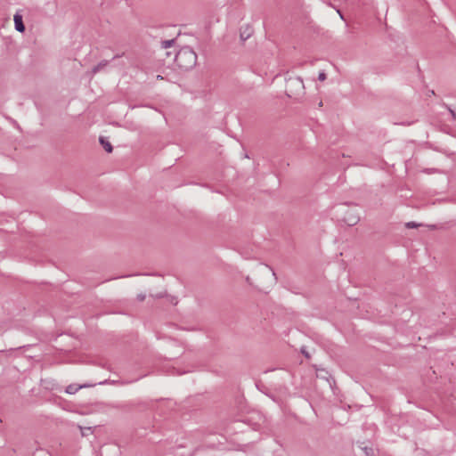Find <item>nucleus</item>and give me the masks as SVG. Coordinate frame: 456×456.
Returning a JSON list of instances; mask_svg holds the SVG:
<instances>
[{
  "label": "nucleus",
  "instance_id": "nucleus-6",
  "mask_svg": "<svg viewBox=\"0 0 456 456\" xmlns=\"http://www.w3.org/2000/svg\"><path fill=\"white\" fill-rule=\"evenodd\" d=\"M406 226H407V227H409V228H414V227H417V225H416L415 224H413V223H408V224H406Z\"/></svg>",
  "mask_w": 456,
  "mask_h": 456
},
{
  "label": "nucleus",
  "instance_id": "nucleus-5",
  "mask_svg": "<svg viewBox=\"0 0 456 456\" xmlns=\"http://www.w3.org/2000/svg\"><path fill=\"white\" fill-rule=\"evenodd\" d=\"M319 80L323 81L326 79V75L323 72H321L318 77Z\"/></svg>",
  "mask_w": 456,
  "mask_h": 456
},
{
  "label": "nucleus",
  "instance_id": "nucleus-4",
  "mask_svg": "<svg viewBox=\"0 0 456 456\" xmlns=\"http://www.w3.org/2000/svg\"><path fill=\"white\" fill-rule=\"evenodd\" d=\"M82 387H83V386H77L76 384H71V385L67 387L66 392L68 394H71L72 395V394L77 393Z\"/></svg>",
  "mask_w": 456,
  "mask_h": 456
},
{
  "label": "nucleus",
  "instance_id": "nucleus-1",
  "mask_svg": "<svg viewBox=\"0 0 456 456\" xmlns=\"http://www.w3.org/2000/svg\"><path fill=\"white\" fill-rule=\"evenodd\" d=\"M175 61L180 67L190 69L196 64L197 56L191 49L183 48L176 54Z\"/></svg>",
  "mask_w": 456,
  "mask_h": 456
},
{
  "label": "nucleus",
  "instance_id": "nucleus-3",
  "mask_svg": "<svg viewBox=\"0 0 456 456\" xmlns=\"http://www.w3.org/2000/svg\"><path fill=\"white\" fill-rule=\"evenodd\" d=\"M100 142H101V144L102 145V147L104 148V150L107 152H109V153L112 152V150H113L112 146H111L110 142L108 140H106L103 137H101L100 138Z\"/></svg>",
  "mask_w": 456,
  "mask_h": 456
},
{
  "label": "nucleus",
  "instance_id": "nucleus-2",
  "mask_svg": "<svg viewBox=\"0 0 456 456\" xmlns=\"http://www.w3.org/2000/svg\"><path fill=\"white\" fill-rule=\"evenodd\" d=\"M13 20H14L15 28L19 32H24L25 26L22 21V16L17 12L14 14Z\"/></svg>",
  "mask_w": 456,
  "mask_h": 456
},
{
  "label": "nucleus",
  "instance_id": "nucleus-7",
  "mask_svg": "<svg viewBox=\"0 0 456 456\" xmlns=\"http://www.w3.org/2000/svg\"><path fill=\"white\" fill-rule=\"evenodd\" d=\"M297 83H298V85H299L301 87H303V83H302V81H297Z\"/></svg>",
  "mask_w": 456,
  "mask_h": 456
}]
</instances>
